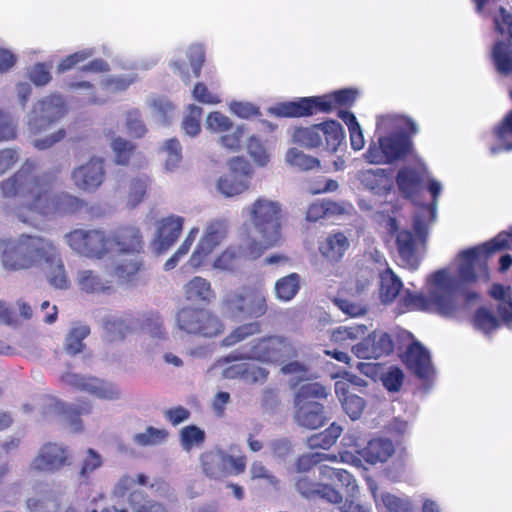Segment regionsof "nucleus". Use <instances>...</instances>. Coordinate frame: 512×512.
Wrapping results in <instances>:
<instances>
[{"mask_svg":"<svg viewBox=\"0 0 512 512\" xmlns=\"http://www.w3.org/2000/svg\"><path fill=\"white\" fill-rule=\"evenodd\" d=\"M36 163L26 160L12 176L0 182L3 198L18 200L15 216L23 223L36 227L40 217H54L76 212L81 200L69 193H52L55 176L34 173Z\"/></svg>","mask_w":512,"mask_h":512,"instance_id":"obj_1","label":"nucleus"},{"mask_svg":"<svg viewBox=\"0 0 512 512\" xmlns=\"http://www.w3.org/2000/svg\"><path fill=\"white\" fill-rule=\"evenodd\" d=\"M485 273L483 260L469 257V252L464 250L448 266L427 277V296L406 291L401 301L407 310L450 317L458 311L462 294L467 302L478 297L474 292L465 293V290L468 285L479 282V277H484Z\"/></svg>","mask_w":512,"mask_h":512,"instance_id":"obj_2","label":"nucleus"},{"mask_svg":"<svg viewBox=\"0 0 512 512\" xmlns=\"http://www.w3.org/2000/svg\"><path fill=\"white\" fill-rule=\"evenodd\" d=\"M417 132V124L407 116L381 115L376 122V140L369 143L363 158L374 165L392 164L401 160L411 153V137Z\"/></svg>","mask_w":512,"mask_h":512,"instance_id":"obj_3","label":"nucleus"},{"mask_svg":"<svg viewBox=\"0 0 512 512\" xmlns=\"http://www.w3.org/2000/svg\"><path fill=\"white\" fill-rule=\"evenodd\" d=\"M242 214L259 235L258 239L250 238V255L261 256L266 250L283 244L285 206L281 201L260 195L243 208Z\"/></svg>","mask_w":512,"mask_h":512,"instance_id":"obj_4","label":"nucleus"},{"mask_svg":"<svg viewBox=\"0 0 512 512\" xmlns=\"http://www.w3.org/2000/svg\"><path fill=\"white\" fill-rule=\"evenodd\" d=\"M50 240L29 234L0 241L1 265L8 272L25 271L41 265Z\"/></svg>","mask_w":512,"mask_h":512,"instance_id":"obj_5","label":"nucleus"},{"mask_svg":"<svg viewBox=\"0 0 512 512\" xmlns=\"http://www.w3.org/2000/svg\"><path fill=\"white\" fill-rule=\"evenodd\" d=\"M303 354V346L294 340L281 335H270L255 339L241 348L237 354L220 360L218 364L231 359H252L266 364H283Z\"/></svg>","mask_w":512,"mask_h":512,"instance_id":"obj_6","label":"nucleus"},{"mask_svg":"<svg viewBox=\"0 0 512 512\" xmlns=\"http://www.w3.org/2000/svg\"><path fill=\"white\" fill-rule=\"evenodd\" d=\"M65 113L64 101L60 95H51L38 101L28 115L27 127L29 137H33V146L38 150H45L59 142L65 136L63 129L45 136L39 137L47 132L51 124L60 119Z\"/></svg>","mask_w":512,"mask_h":512,"instance_id":"obj_7","label":"nucleus"},{"mask_svg":"<svg viewBox=\"0 0 512 512\" xmlns=\"http://www.w3.org/2000/svg\"><path fill=\"white\" fill-rule=\"evenodd\" d=\"M354 89H342L330 94L304 97L296 101L279 103L269 108V112L278 117H303L319 111L330 112L337 106H350L357 98Z\"/></svg>","mask_w":512,"mask_h":512,"instance_id":"obj_8","label":"nucleus"},{"mask_svg":"<svg viewBox=\"0 0 512 512\" xmlns=\"http://www.w3.org/2000/svg\"><path fill=\"white\" fill-rule=\"evenodd\" d=\"M326 388L318 383H304L295 392V420L308 429H317L324 425V407L316 399L326 398Z\"/></svg>","mask_w":512,"mask_h":512,"instance_id":"obj_9","label":"nucleus"},{"mask_svg":"<svg viewBox=\"0 0 512 512\" xmlns=\"http://www.w3.org/2000/svg\"><path fill=\"white\" fill-rule=\"evenodd\" d=\"M234 448L224 450L219 447L205 451L200 456L203 473L215 480L242 474L247 466V458L243 454L234 455Z\"/></svg>","mask_w":512,"mask_h":512,"instance_id":"obj_10","label":"nucleus"},{"mask_svg":"<svg viewBox=\"0 0 512 512\" xmlns=\"http://www.w3.org/2000/svg\"><path fill=\"white\" fill-rule=\"evenodd\" d=\"M228 171L215 181L216 191L225 198H234L247 192L254 174L251 164L243 157H232L227 162Z\"/></svg>","mask_w":512,"mask_h":512,"instance_id":"obj_11","label":"nucleus"},{"mask_svg":"<svg viewBox=\"0 0 512 512\" xmlns=\"http://www.w3.org/2000/svg\"><path fill=\"white\" fill-rule=\"evenodd\" d=\"M65 240L73 251L91 259L111 254L110 234L101 229H75L65 235Z\"/></svg>","mask_w":512,"mask_h":512,"instance_id":"obj_12","label":"nucleus"},{"mask_svg":"<svg viewBox=\"0 0 512 512\" xmlns=\"http://www.w3.org/2000/svg\"><path fill=\"white\" fill-rule=\"evenodd\" d=\"M228 233L227 220L217 218L207 221L187 264L194 269L201 267L212 252L226 240Z\"/></svg>","mask_w":512,"mask_h":512,"instance_id":"obj_13","label":"nucleus"},{"mask_svg":"<svg viewBox=\"0 0 512 512\" xmlns=\"http://www.w3.org/2000/svg\"><path fill=\"white\" fill-rule=\"evenodd\" d=\"M204 125L207 131L219 135L217 144L220 148L231 153L241 150L243 136L246 131L245 125L235 126L233 120L220 111L209 112Z\"/></svg>","mask_w":512,"mask_h":512,"instance_id":"obj_14","label":"nucleus"},{"mask_svg":"<svg viewBox=\"0 0 512 512\" xmlns=\"http://www.w3.org/2000/svg\"><path fill=\"white\" fill-rule=\"evenodd\" d=\"M176 320L178 328L189 334L215 337L224 330L222 321L205 309L184 308L178 312Z\"/></svg>","mask_w":512,"mask_h":512,"instance_id":"obj_15","label":"nucleus"},{"mask_svg":"<svg viewBox=\"0 0 512 512\" xmlns=\"http://www.w3.org/2000/svg\"><path fill=\"white\" fill-rule=\"evenodd\" d=\"M148 484L144 474L124 475L115 484L113 493L116 497L128 495V503L135 512H168L160 503L148 500L138 486Z\"/></svg>","mask_w":512,"mask_h":512,"instance_id":"obj_16","label":"nucleus"},{"mask_svg":"<svg viewBox=\"0 0 512 512\" xmlns=\"http://www.w3.org/2000/svg\"><path fill=\"white\" fill-rule=\"evenodd\" d=\"M432 222L422 219V229L414 225L415 235L409 230H402L396 236V245L400 264L410 270H416L421 262V245L424 243L428 227Z\"/></svg>","mask_w":512,"mask_h":512,"instance_id":"obj_17","label":"nucleus"},{"mask_svg":"<svg viewBox=\"0 0 512 512\" xmlns=\"http://www.w3.org/2000/svg\"><path fill=\"white\" fill-rule=\"evenodd\" d=\"M61 380L64 384L98 399L115 401L121 397V391L116 384L97 377L66 373Z\"/></svg>","mask_w":512,"mask_h":512,"instance_id":"obj_18","label":"nucleus"},{"mask_svg":"<svg viewBox=\"0 0 512 512\" xmlns=\"http://www.w3.org/2000/svg\"><path fill=\"white\" fill-rule=\"evenodd\" d=\"M184 225V218L169 215L159 219L155 224L150 249L157 255L167 252L178 240Z\"/></svg>","mask_w":512,"mask_h":512,"instance_id":"obj_19","label":"nucleus"},{"mask_svg":"<svg viewBox=\"0 0 512 512\" xmlns=\"http://www.w3.org/2000/svg\"><path fill=\"white\" fill-rule=\"evenodd\" d=\"M111 254L135 255L142 251L144 241L141 230L136 225L127 224L109 232Z\"/></svg>","mask_w":512,"mask_h":512,"instance_id":"obj_20","label":"nucleus"},{"mask_svg":"<svg viewBox=\"0 0 512 512\" xmlns=\"http://www.w3.org/2000/svg\"><path fill=\"white\" fill-rule=\"evenodd\" d=\"M38 268L42 269L52 287L60 290H66L70 287V280L60 252L53 242H50L47 250L44 251L41 265Z\"/></svg>","mask_w":512,"mask_h":512,"instance_id":"obj_21","label":"nucleus"},{"mask_svg":"<svg viewBox=\"0 0 512 512\" xmlns=\"http://www.w3.org/2000/svg\"><path fill=\"white\" fill-rule=\"evenodd\" d=\"M352 346L353 354L360 359H377L393 350V341L384 331H373Z\"/></svg>","mask_w":512,"mask_h":512,"instance_id":"obj_22","label":"nucleus"},{"mask_svg":"<svg viewBox=\"0 0 512 512\" xmlns=\"http://www.w3.org/2000/svg\"><path fill=\"white\" fill-rule=\"evenodd\" d=\"M104 167L102 160L91 158L87 163L75 168L71 178L73 184L84 192H94L104 180Z\"/></svg>","mask_w":512,"mask_h":512,"instance_id":"obj_23","label":"nucleus"},{"mask_svg":"<svg viewBox=\"0 0 512 512\" xmlns=\"http://www.w3.org/2000/svg\"><path fill=\"white\" fill-rule=\"evenodd\" d=\"M66 449L55 443L43 445L30 463V469L39 472H55L61 469L67 460Z\"/></svg>","mask_w":512,"mask_h":512,"instance_id":"obj_24","label":"nucleus"},{"mask_svg":"<svg viewBox=\"0 0 512 512\" xmlns=\"http://www.w3.org/2000/svg\"><path fill=\"white\" fill-rule=\"evenodd\" d=\"M315 481L308 474H301L294 478V486L296 491L306 499L319 497L327 502L339 501V491H337L331 483Z\"/></svg>","mask_w":512,"mask_h":512,"instance_id":"obj_25","label":"nucleus"},{"mask_svg":"<svg viewBox=\"0 0 512 512\" xmlns=\"http://www.w3.org/2000/svg\"><path fill=\"white\" fill-rule=\"evenodd\" d=\"M427 166L418 158L414 168L410 166L401 167L396 176V184L399 192L406 198H414L421 187V180H424Z\"/></svg>","mask_w":512,"mask_h":512,"instance_id":"obj_26","label":"nucleus"},{"mask_svg":"<svg viewBox=\"0 0 512 512\" xmlns=\"http://www.w3.org/2000/svg\"><path fill=\"white\" fill-rule=\"evenodd\" d=\"M510 247H512V227H510L508 230L500 232L490 241L466 250V252H469V257L481 258L484 262L486 275L484 277H479V282H486L489 278V270L487 264L489 255L503 249H508Z\"/></svg>","mask_w":512,"mask_h":512,"instance_id":"obj_27","label":"nucleus"},{"mask_svg":"<svg viewBox=\"0 0 512 512\" xmlns=\"http://www.w3.org/2000/svg\"><path fill=\"white\" fill-rule=\"evenodd\" d=\"M356 177L365 189L376 195H386L393 187V179L389 169H362L357 172Z\"/></svg>","mask_w":512,"mask_h":512,"instance_id":"obj_28","label":"nucleus"},{"mask_svg":"<svg viewBox=\"0 0 512 512\" xmlns=\"http://www.w3.org/2000/svg\"><path fill=\"white\" fill-rule=\"evenodd\" d=\"M368 486L377 509H384L385 512H415L413 501L409 496H398L386 491L378 493L374 481L369 482Z\"/></svg>","mask_w":512,"mask_h":512,"instance_id":"obj_29","label":"nucleus"},{"mask_svg":"<svg viewBox=\"0 0 512 512\" xmlns=\"http://www.w3.org/2000/svg\"><path fill=\"white\" fill-rule=\"evenodd\" d=\"M251 246V240L248 237L243 240L240 245H230L220 254H218L212 263V267L221 271H233L239 260L242 258L254 260L260 256H252L248 253V248Z\"/></svg>","mask_w":512,"mask_h":512,"instance_id":"obj_30","label":"nucleus"},{"mask_svg":"<svg viewBox=\"0 0 512 512\" xmlns=\"http://www.w3.org/2000/svg\"><path fill=\"white\" fill-rule=\"evenodd\" d=\"M242 307V319L260 318L267 312V297L263 284L244 287V304Z\"/></svg>","mask_w":512,"mask_h":512,"instance_id":"obj_31","label":"nucleus"},{"mask_svg":"<svg viewBox=\"0 0 512 512\" xmlns=\"http://www.w3.org/2000/svg\"><path fill=\"white\" fill-rule=\"evenodd\" d=\"M407 367L420 378H428L432 373V364L428 351L417 341L410 344L405 352Z\"/></svg>","mask_w":512,"mask_h":512,"instance_id":"obj_32","label":"nucleus"},{"mask_svg":"<svg viewBox=\"0 0 512 512\" xmlns=\"http://www.w3.org/2000/svg\"><path fill=\"white\" fill-rule=\"evenodd\" d=\"M424 180L426 181V189L432 196V203L430 205L419 207L415 214V226L420 230L422 229V219L434 222L436 218L438 198L443 190V184L429 174L428 170H426Z\"/></svg>","mask_w":512,"mask_h":512,"instance_id":"obj_33","label":"nucleus"},{"mask_svg":"<svg viewBox=\"0 0 512 512\" xmlns=\"http://www.w3.org/2000/svg\"><path fill=\"white\" fill-rule=\"evenodd\" d=\"M335 393L341 402L344 411L352 420H357L361 417L365 401L362 397L353 394L349 391L347 381L338 380L335 382Z\"/></svg>","mask_w":512,"mask_h":512,"instance_id":"obj_34","label":"nucleus"},{"mask_svg":"<svg viewBox=\"0 0 512 512\" xmlns=\"http://www.w3.org/2000/svg\"><path fill=\"white\" fill-rule=\"evenodd\" d=\"M75 281L79 289L88 294L108 293L112 289L110 281L91 269L79 270Z\"/></svg>","mask_w":512,"mask_h":512,"instance_id":"obj_35","label":"nucleus"},{"mask_svg":"<svg viewBox=\"0 0 512 512\" xmlns=\"http://www.w3.org/2000/svg\"><path fill=\"white\" fill-rule=\"evenodd\" d=\"M394 453V445L388 439L377 438L370 440L367 445L359 451V456L370 464L387 461Z\"/></svg>","mask_w":512,"mask_h":512,"instance_id":"obj_36","label":"nucleus"},{"mask_svg":"<svg viewBox=\"0 0 512 512\" xmlns=\"http://www.w3.org/2000/svg\"><path fill=\"white\" fill-rule=\"evenodd\" d=\"M350 243L342 232L330 234L319 244V251L329 261H339L348 250Z\"/></svg>","mask_w":512,"mask_h":512,"instance_id":"obj_37","label":"nucleus"},{"mask_svg":"<svg viewBox=\"0 0 512 512\" xmlns=\"http://www.w3.org/2000/svg\"><path fill=\"white\" fill-rule=\"evenodd\" d=\"M186 298L194 303L208 304L215 298L211 284L205 278L195 276L185 286Z\"/></svg>","mask_w":512,"mask_h":512,"instance_id":"obj_38","label":"nucleus"},{"mask_svg":"<svg viewBox=\"0 0 512 512\" xmlns=\"http://www.w3.org/2000/svg\"><path fill=\"white\" fill-rule=\"evenodd\" d=\"M249 475L251 481L265 490L279 491L281 488V480L260 460L251 463Z\"/></svg>","mask_w":512,"mask_h":512,"instance_id":"obj_39","label":"nucleus"},{"mask_svg":"<svg viewBox=\"0 0 512 512\" xmlns=\"http://www.w3.org/2000/svg\"><path fill=\"white\" fill-rule=\"evenodd\" d=\"M293 143L311 149L322 144L320 124L308 127H295L290 131Z\"/></svg>","mask_w":512,"mask_h":512,"instance_id":"obj_40","label":"nucleus"},{"mask_svg":"<svg viewBox=\"0 0 512 512\" xmlns=\"http://www.w3.org/2000/svg\"><path fill=\"white\" fill-rule=\"evenodd\" d=\"M304 353L300 356L302 358ZM281 372L285 375L290 376V384L297 386L300 382L308 383L311 379L312 373L307 361L299 360L298 358H292L282 364Z\"/></svg>","mask_w":512,"mask_h":512,"instance_id":"obj_41","label":"nucleus"},{"mask_svg":"<svg viewBox=\"0 0 512 512\" xmlns=\"http://www.w3.org/2000/svg\"><path fill=\"white\" fill-rule=\"evenodd\" d=\"M492 59L498 73L504 76L512 74V48L511 42L497 40L493 50Z\"/></svg>","mask_w":512,"mask_h":512,"instance_id":"obj_42","label":"nucleus"},{"mask_svg":"<svg viewBox=\"0 0 512 512\" xmlns=\"http://www.w3.org/2000/svg\"><path fill=\"white\" fill-rule=\"evenodd\" d=\"M104 457L93 448L85 449L79 460V476L84 481L89 480L92 475L104 465Z\"/></svg>","mask_w":512,"mask_h":512,"instance_id":"obj_43","label":"nucleus"},{"mask_svg":"<svg viewBox=\"0 0 512 512\" xmlns=\"http://www.w3.org/2000/svg\"><path fill=\"white\" fill-rule=\"evenodd\" d=\"M402 281L390 268L380 273V298L383 303H391L399 294Z\"/></svg>","mask_w":512,"mask_h":512,"instance_id":"obj_44","label":"nucleus"},{"mask_svg":"<svg viewBox=\"0 0 512 512\" xmlns=\"http://www.w3.org/2000/svg\"><path fill=\"white\" fill-rule=\"evenodd\" d=\"M343 429L336 423H332L327 429L307 438L306 444L310 449L327 450L332 447L340 437Z\"/></svg>","mask_w":512,"mask_h":512,"instance_id":"obj_45","label":"nucleus"},{"mask_svg":"<svg viewBox=\"0 0 512 512\" xmlns=\"http://www.w3.org/2000/svg\"><path fill=\"white\" fill-rule=\"evenodd\" d=\"M75 97L85 104H104L107 97L103 96L100 86L96 89L89 82H77L70 85Z\"/></svg>","mask_w":512,"mask_h":512,"instance_id":"obj_46","label":"nucleus"},{"mask_svg":"<svg viewBox=\"0 0 512 512\" xmlns=\"http://www.w3.org/2000/svg\"><path fill=\"white\" fill-rule=\"evenodd\" d=\"M26 505L29 512H58L59 499L54 492L47 491L38 497L29 498ZM65 512L76 511L68 508Z\"/></svg>","mask_w":512,"mask_h":512,"instance_id":"obj_47","label":"nucleus"},{"mask_svg":"<svg viewBox=\"0 0 512 512\" xmlns=\"http://www.w3.org/2000/svg\"><path fill=\"white\" fill-rule=\"evenodd\" d=\"M299 289L300 276L297 273H291L278 279L274 286L276 298L283 302L292 300Z\"/></svg>","mask_w":512,"mask_h":512,"instance_id":"obj_48","label":"nucleus"},{"mask_svg":"<svg viewBox=\"0 0 512 512\" xmlns=\"http://www.w3.org/2000/svg\"><path fill=\"white\" fill-rule=\"evenodd\" d=\"M367 334V327L363 324L339 326L330 333V340L339 345H346L349 341L362 339Z\"/></svg>","mask_w":512,"mask_h":512,"instance_id":"obj_49","label":"nucleus"},{"mask_svg":"<svg viewBox=\"0 0 512 512\" xmlns=\"http://www.w3.org/2000/svg\"><path fill=\"white\" fill-rule=\"evenodd\" d=\"M136 80V74H128L125 76H109L100 82V91L103 96L107 97V101L111 96L125 91Z\"/></svg>","mask_w":512,"mask_h":512,"instance_id":"obj_50","label":"nucleus"},{"mask_svg":"<svg viewBox=\"0 0 512 512\" xmlns=\"http://www.w3.org/2000/svg\"><path fill=\"white\" fill-rule=\"evenodd\" d=\"M244 304V287L230 291L221 301L222 311L233 319H242Z\"/></svg>","mask_w":512,"mask_h":512,"instance_id":"obj_51","label":"nucleus"},{"mask_svg":"<svg viewBox=\"0 0 512 512\" xmlns=\"http://www.w3.org/2000/svg\"><path fill=\"white\" fill-rule=\"evenodd\" d=\"M319 474L322 480L337 481L343 486L349 488L350 491H358V485L354 477L344 469L333 468L328 465L319 467Z\"/></svg>","mask_w":512,"mask_h":512,"instance_id":"obj_52","label":"nucleus"},{"mask_svg":"<svg viewBox=\"0 0 512 512\" xmlns=\"http://www.w3.org/2000/svg\"><path fill=\"white\" fill-rule=\"evenodd\" d=\"M321 138L325 139L327 149L335 152L345 138V133L342 126L334 121H326L320 123Z\"/></svg>","mask_w":512,"mask_h":512,"instance_id":"obj_53","label":"nucleus"},{"mask_svg":"<svg viewBox=\"0 0 512 512\" xmlns=\"http://www.w3.org/2000/svg\"><path fill=\"white\" fill-rule=\"evenodd\" d=\"M168 431L164 428L147 427L143 432L133 435V443L137 446H156L166 442Z\"/></svg>","mask_w":512,"mask_h":512,"instance_id":"obj_54","label":"nucleus"},{"mask_svg":"<svg viewBox=\"0 0 512 512\" xmlns=\"http://www.w3.org/2000/svg\"><path fill=\"white\" fill-rule=\"evenodd\" d=\"M472 323L473 327L484 335H490L500 326L499 319L485 307L476 310Z\"/></svg>","mask_w":512,"mask_h":512,"instance_id":"obj_55","label":"nucleus"},{"mask_svg":"<svg viewBox=\"0 0 512 512\" xmlns=\"http://www.w3.org/2000/svg\"><path fill=\"white\" fill-rule=\"evenodd\" d=\"M339 117L348 127L351 147L355 151L361 150L364 147L365 140L355 115L349 111H339Z\"/></svg>","mask_w":512,"mask_h":512,"instance_id":"obj_56","label":"nucleus"},{"mask_svg":"<svg viewBox=\"0 0 512 512\" xmlns=\"http://www.w3.org/2000/svg\"><path fill=\"white\" fill-rule=\"evenodd\" d=\"M198 233H199V228L196 227V226L192 227L188 231L185 239L183 240V242L181 243L179 248L164 263V270L165 271H170V270L174 269L178 265L180 259L188 254V252L190 251L193 243L195 242L196 237L198 236Z\"/></svg>","mask_w":512,"mask_h":512,"instance_id":"obj_57","label":"nucleus"},{"mask_svg":"<svg viewBox=\"0 0 512 512\" xmlns=\"http://www.w3.org/2000/svg\"><path fill=\"white\" fill-rule=\"evenodd\" d=\"M164 157V166L168 171L175 170L182 159V147L180 142L175 139L167 140L161 150Z\"/></svg>","mask_w":512,"mask_h":512,"instance_id":"obj_58","label":"nucleus"},{"mask_svg":"<svg viewBox=\"0 0 512 512\" xmlns=\"http://www.w3.org/2000/svg\"><path fill=\"white\" fill-rule=\"evenodd\" d=\"M285 161L287 164L302 170H311L320 165V161L317 158L307 155L297 148L288 149Z\"/></svg>","mask_w":512,"mask_h":512,"instance_id":"obj_59","label":"nucleus"},{"mask_svg":"<svg viewBox=\"0 0 512 512\" xmlns=\"http://www.w3.org/2000/svg\"><path fill=\"white\" fill-rule=\"evenodd\" d=\"M141 267V263L135 255L123 260L118 263L114 268V276L123 283H130L134 281V278Z\"/></svg>","mask_w":512,"mask_h":512,"instance_id":"obj_60","label":"nucleus"},{"mask_svg":"<svg viewBox=\"0 0 512 512\" xmlns=\"http://www.w3.org/2000/svg\"><path fill=\"white\" fill-rule=\"evenodd\" d=\"M89 332L86 325H77L71 328L65 340V350L72 355L80 353L84 347L83 340Z\"/></svg>","mask_w":512,"mask_h":512,"instance_id":"obj_61","label":"nucleus"},{"mask_svg":"<svg viewBox=\"0 0 512 512\" xmlns=\"http://www.w3.org/2000/svg\"><path fill=\"white\" fill-rule=\"evenodd\" d=\"M247 153L258 167H265L271 160V154L256 136H251L247 142Z\"/></svg>","mask_w":512,"mask_h":512,"instance_id":"obj_62","label":"nucleus"},{"mask_svg":"<svg viewBox=\"0 0 512 512\" xmlns=\"http://www.w3.org/2000/svg\"><path fill=\"white\" fill-rule=\"evenodd\" d=\"M358 491H350V495L343 500L342 495L339 493V501L330 502L337 506L341 512H372V507L368 503H363L358 497Z\"/></svg>","mask_w":512,"mask_h":512,"instance_id":"obj_63","label":"nucleus"},{"mask_svg":"<svg viewBox=\"0 0 512 512\" xmlns=\"http://www.w3.org/2000/svg\"><path fill=\"white\" fill-rule=\"evenodd\" d=\"M494 23L500 38L497 40L511 42L512 40V13L504 7H499L494 16Z\"/></svg>","mask_w":512,"mask_h":512,"instance_id":"obj_64","label":"nucleus"}]
</instances>
